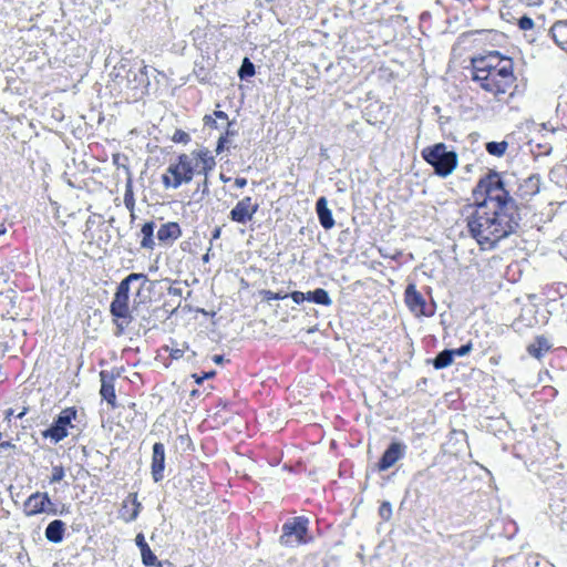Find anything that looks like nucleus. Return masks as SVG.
<instances>
[{
    "label": "nucleus",
    "mask_w": 567,
    "mask_h": 567,
    "mask_svg": "<svg viewBox=\"0 0 567 567\" xmlns=\"http://www.w3.org/2000/svg\"><path fill=\"white\" fill-rule=\"evenodd\" d=\"M474 203L464 209L468 234L482 249H493L515 233L517 205L501 173L488 171L472 190Z\"/></svg>",
    "instance_id": "1"
},
{
    "label": "nucleus",
    "mask_w": 567,
    "mask_h": 567,
    "mask_svg": "<svg viewBox=\"0 0 567 567\" xmlns=\"http://www.w3.org/2000/svg\"><path fill=\"white\" fill-rule=\"evenodd\" d=\"M468 71L477 89L498 105H509L525 93L526 82L515 60L497 50L472 56Z\"/></svg>",
    "instance_id": "2"
},
{
    "label": "nucleus",
    "mask_w": 567,
    "mask_h": 567,
    "mask_svg": "<svg viewBox=\"0 0 567 567\" xmlns=\"http://www.w3.org/2000/svg\"><path fill=\"white\" fill-rule=\"evenodd\" d=\"M215 167L216 159L212 151L207 147L196 148L172 159L161 181L165 189H177L189 184L195 176H204L206 181Z\"/></svg>",
    "instance_id": "3"
},
{
    "label": "nucleus",
    "mask_w": 567,
    "mask_h": 567,
    "mask_svg": "<svg viewBox=\"0 0 567 567\" xmlns=\"http://www.w3.org/2000/svg\"><path fill=\"white\" fill-rule=\"evenodd\" d=\"M136 281H141L142 289L148 281V278L143 272H132L116 287L113 300L110 305V313L117 329L116 334H122L133 321L132 311L130 309V287Z\"/></svg>",
    "instance_id": "4"
},
{
    "label": "nucleus",
    "mask_w": 567,
    "mask_h": 567,
    "mask_svg": "<svg viewBox=\"0 0 567 567\" xmlns=\"http://www.w3.org/2000/svg\"><path fill=\"white\" fill-rule=\"evenodd\" d=\"M422 157L440 177L451 175L458 164L457 154L454 151H449L444 143H436L423 148Z\"/></svg>",
    "instance_id": "5"
},
{
    "label": "nucleus",
    "mask_w": 567,
    "mask_h": 567,
    "mask_svg": "<svg viewBox=\"0 0 567 567\" xmlns=\"http://www.w3.org/2000/svg\"><path fill=\"white\" fill-rule=\"evenodd\" d=\"M308 524L309 520L305 516H297L287 520L282 525V534L279 537L280 544L286 547L308 544L311 540V537H308Z\"/></svg>",
    "instance_id": "6"
},
{
    "label": "nucleus",
    "mask_w": 567,
    "mask_h": 567,
    "mask_svg": "<svg viewBox=\"0 0 567 567\" xmlns=\"http://www.w3.org/2000/svg\"><path fill=\"white\" fill-rule=\"evenodd\" d=\"M78 419V409L75 406L64 408L54 419L51 426L42 432V436L50 439L54 443L63 441L69 435V427H73L72 422Z\"/></svg>",
    "instance_id": "7"
},
{
    "label": "nucleus",
    "mask_w": 567,
    "mask_h": 567,
    "mask_svg": "<svg viewBox=\"0 0 567 567\" xmlns=\"http://www.w3.org/2000/svg\"><path fill=\"white\" fill-rule=\"evenodd\" d=\"M23 513L25 516H37L43 513L56 514L53 503L49 494L45 492L32 493L23 503Z\"/></svg>",
    "instance_id": "8"
},
{
    "label": "nucleus",
    "mask_w": 567,
    "mask_h": 567,
    "mask_svg": "<svg viewBox=\"0 0 567 567\" xmlns=\"http://www.w3.org/2000/svg\"><path fill=\"white\" fill-rule=\"evenodd\" d=\"M259 209V204L251 196L239 199L229 213V218L237 224L249 223Z\"/></svg>",
    "instance_id": "9"
},
{
    "label": "nucleus",
    "mask_w": 567,
    "mask_h": 567,
    "mask_svg": "<svg viewBox=\"0 0 567 567\" xmlns=\"http://www.w3.org/2000/svg\"><path fill=\"white\" fill-rule=\"evenodd\" d=\"M406 452V445L399 441H393L383 452L377 463L379 472H384L395 465L396 462L402 460Z\"/></svg>",
    "instance_id": "10"
},
{
    "label": "nucleus",
    "mask_w": 567,
    "mask_h": 567,
    "mask_svg": "<svg viewBox=\"0 0 567 567\" xmlns=\"http://www.w3.org/2000/svg\"><path fill=\"white\" fill-rule=\"evenodd\" d=\"M404 302L409 310L415 315L420 316H431L432 312H426V302L424 297L420 291H417L414 284H410L406 286L404 291Z\"/></svg>",
    "instance_id": "11"
},
{
    "label": "nucleus",
    "mask_w": 567,
    "mask_h": 567,
    "mask_svg": "<svg viewBox=\"0 0 567 567\" xmlns=\"http://www.w3.org/2000/svg\"><path fill=\"white\" fill-rule=\"evenodd\" d=\"M182 235L183 230L177 221L163 223L156 230L157 244L162 247H172Z\"/></svg>",
    "instance_id": "12"
},
{
    "label": "nucleus",
    "mask_w": 567,
    "mask_h": 567,
    "mask_svg": "<svg viewBox=\"0 0 567 567\" xmlns=\"http://www.w3.org/2000/svg\"><path fill=\"white\" fill-rule=\"evenodd\" d=\"M165 470V446L161 442H156L153 445L151 474L155 483L161 482L164 478Z\"/></svg>",
    "instance_id": "13"
},
{
    "label": "nucleus",
    "mask_w": 567,
    "mask_h": 567,
    "mask_svg": "<svg viewBox=\"0 0 567 567\" xmlns=\"http://www.w3.org/2000/svg\"><path fill=\"white\" fill-rule=\"evenodd\" d=\"M540 189V178L538 175L534 174L526 178H524L517 187L515 195L522 200H528L533 196L539 193Z\"/></svg>",
    "instance_id": "14"
},
{
    "label": "nucleus",
    "mask_w": 567,
    "mask_h": 567,
    "mask_svg": "<svg viewBox=\"0 0 567 567\" xmlns=\"http://www.w3.org/2000/svg\"><path fill=\"white\" fill-rule=\"evenodd\" d=\"M141 508L142 505L137 499V494L130 493L122 503L120 517L126 523L133 522L137 518Z\"/></svg>",
    "instance_id": "15"
},
{
    "label": "nucleus",
    "mask_w": 567,
    "mask_h": 567,
    "mask_svg": "<svg viewBox=\"0 0 567 567\" xmlns=\"http://www.w3.org/2000/svg\"><path fill=\"white\" fill-rule=\"evenodd\" d=\"M103 234L107 235V228L103 221H99L93 217H89L85 221V230L83 231L84 237L89 244L107 241L103 238Z\"/></svg>",
    "instance_id": "16"
},
{
    "label": "nucleus",
    "mask_w": 567,
    "mask_h": 567,
    "mask_svg": "<svg viewBox=\"0 0 567 567\" xmlns=\"http://www.w3.org/2000/svg\"><path fill=\"white\" fill-rule=\"evenodd\" d=\"M155 229L156 224L154 220H147L145 221L140 229L138 238H140V248L153 251L156 247L155 241Z\"/></svg>",
    "instance_id": "17"
},
{
    "label": "nucleus",
    "mask_w": 567,
    "mask_h": 567,
    "mask_svg": "<svg viewBox=\"0 0 567 567\" xmlns=\"http://www.w3.org/2000/svg\"><path fill=\"white\" fill-rule=\"evenodd\" d=\"M100 377H101L100 394L112 409H115L117 406V402H116V393H115V385H114V377H109L105 371H101Z\"/></svg>",
    "instance_id": "18"
},
{
    "label": "nucleus",
    "mask_w": 567,
    "mask_h": 567,
    "mask_svg": "<svg viewBox=\"0 0 567 567\" xmlns=\"http://www.w3.org/2000/svg\"><path fill=\"white\" fill-rule=\"evenodd\" d=\"M551 348L553 344L547 337L536 336L533 342L527 346L526 351L530 357L542 360L544 355L551 350Z\"/></svg>",
    "instance_id": "19"
},
{
    "label": "nucleus",
    "mask_w": 567,
    "mask_h": 567,
    "mask_svg": "<svg viewBox=\"0 0 567 567\" xmlns=\"http://www.w3.org/2000/svg\"><path fill=\"white\" fill-rule=\"evenodd\" d=\"M212 115L218 121H223V122H226V130L225 132L219 136L218 141H217V145H216V148H215V152L216 154H220L224 152L228 141H229V137L233 136L235 134L234 131L230 130V125H231V122L229 121L228 118V114L224 111H219V110H215Z\"/></svg>",
    "instance_id": "20"
},
{
    "label": "nucleus",
    "mask_w": 567,
    "mask_h": 567,
    "mask_svg": "<svg viewBox=\"0 0 567 567\" xmlns=\"http://www.w3.org/2000/svg\"><path fill=\"white\" fill-rule=\"evenodd\" d=\"M316 210L320 221V225L324 229H331L336 221L333 219L331 210L328 208L326 197H320L316 203Z\"/></svg>",
    "instance_id": "21"
},
{
    "label": "nucleus",
    "mask_w": 567,
    "mask_h": 567,
    "mask_svg": "<svg viewBox=\"0 0 567 567\" xmlns=\"http://www.w3.org/2000/svg\"><path fill=\"white\" fill-rule=\"evenodd\" d=\"M65 534V523L61 519H54L45 528V538L54 544L63 540Z\"/></svg>",
    "instance_id": "22"
},
{
    "label": "nucleus",
    "mask_w": 567,
    "mask_h": 567,
    "mask_svg": "<svg viewBox=\"0 0 567 567\" xmlns=\"http://www.w3.org/2000/svg\"><path fill=\"white\" fill-rule=\"evenodd\" d=\"M550 34L559 48L567 50V20L556 21L550 28Z\"/></svg>",
    "instance_id": "23"
},
{
    "label": "nucleus",
    "mask_w": 567,
    "mask_h": 567,
    "mask_svg": "<svg viewBox=\"0 0 567 567\" xmlns=\"http://www.w3.org/2000/svg\"><path fill=\"white\" fill-rule=\"evenodd\" d=\"M307 300L312 301L317 305L322 306H330L332 303L331 298L329 297V293L323 288H317L313 291L307 292Z\"/></svg>",
    "instance_id": "24"
},
{
    "label": "nucleus",
    "mask_w": 567,
    "mask_h": 567,
    "mask_svg": "<svg viewBox=\"0 0 567 567\" xmlns=\"http://www.w3.org/2000/svg\"><path fill=\"white\" fill-rule=\"evenodd\" d=\"M454 354L451 349L441 351L433 360V367L436 370L444 369L452 364Z\"/></svg>",
    "instance_id": "25"
},
{
    "label": "nucleus",
    "mask_w": 567,
    "mask_h": 567,
    "mask_svg": "<svg viewBox=\"0 0 567 567\" xmlns=\"http://www.w3.org/2000/svg\"><path fill=\"white\" fill-rule=\"evenodd\" d=\"M485 147L489 155L496 156V157H502L503 155H505V153L508 148V143L506 141L488 142V143H486Z\"/></svg>",
    "instance_id": "26"
},
{
    "label": "nucleus",
    "mask_w": 567,
    "mask_h": 567,
    "mask_svg": "<svg viewBox=\"0 0 567 567\" xmlns=\"http://www.w3.org/2000/svg\"><path fill=\"white\" fill-rule=\"evenodd\" d=\"M256 70L254 63L248 58H245L238 71V76L243 80L254 76Z\"/></svg>",
    "instance_id": "27"
},
{
    "label": "nucleus",
    "mask_w": 567,
    "mask_h": 567,
    "mask_svg": "<svg viewBox=\"0 0 567 567\" xmlns=\"http://www.w3.org/2000/svg\"><path fill=\"white\" fill-rule=\"evenodd\" d=\"M259 295L261 296V299L266 302H270L272 300H282L288 297V293L282 292H274L271 290H260Z\"/></svg>",
    "instance_id": "28"
},
{
    "label": "nucleus",
    "mask_w": 567,
    "mask_h": 567,
    "mask_svg": "<svg viewBox=\"0 0 567 567\" xmlns=\"http://www.w3.org/2000/svg\"><path fill=\"white\" fill-rule=\"evenodd\" d=\"M171 140H172V142L177 143V144L187 145L192 138L187 132L178 128L174 132Z\"/></svg>",
    "instance_id": "29"
},
{
    "label": "nucleus",
    "mask_w": 567,
    "mask_h": 567,
    "mask_svg": "<svg viewBox=\"0 0 567 567\" xmlns=\"http://www.w3.org/2000/svg\"><path fill=\"white\" fill-rule=\"evenodd\" d=\"M65 476V471L62 465H55L52 467V474L50 476L49 482L51 484L61 482Z\"/></svg>",
    "instance_id": "30"
},
{
    "label": "nucleus",
    "mask_w": 567,
    "mask_h": 567,
    "mask_svg": "<svg viewBox=\"0 0 567 567\" xmlns=\"http://www.w3.org/2000/svg\"><path fill=\"white\" fill-rule=\"evenodd\" d=\"M163 350L165 352H168L169 358L172 360H179L181 358H183V355L185 353V349L174 348V347H169V346H164Z\"/></svg>",
    "instance_id": "31"
},
{
    "label": "nucleus",
    "mask_w": 567,
    "mask_h": 567,
    "mask_svg": "<svg viewBox=\"0 0 567 567\" xmlns=\"http://www.w3.org/2000/svg\"><path fill=\"white\" fill-rule=\"evenodd\" d=\"M142 563L145 566H154V565H161V563L157 561L156 555L152 551V549H148L146 553L142 555Z\"/></svg>",
    "instance_id": "32"
},
{
    "label": "nucleus",
    "mask_w": 567,
    "mask_h": 567,
    "mask_svg": "<svg viewBox=\"0 0 567 567\" xmlns=\"http://www.w3.org/2000/svg\"><path fill=\"white\" fill-rule=\"evenodd\" d=\"M517 25L520 30L528 31L534 28L535 23L532 18H529L527 16H523L518 19Z\"/></svg>",
    "instance_id": "33"
},
{
    "label": "nucleus",
    "mask_w": 567,
    "mask_h": 567,
    "mask_svg": "<svg viewBox=\"0 0 567 567\" xmlns=\"http://www.w3.org/2000/svg\"><path fill=\"white\" fill-rule=\"evenodd\" d=\"M472 349H473V343H472V341H468L466 344H464L457 349H451V350L454 355L463 357V355L468 354Z\"/></svg>",
    "instance_id": "34"
},
{
    "label": "nucleus",
    "mask_w": 567,
    "mask_h": 567,
    "mask_svg": "<svg viewBox=\"0 0 567 567\" xmlns=\"http://www.w3.org/2000/svg\"><path fill=\"white\" fill-rule=\"evenodd\" d=\"M204 126L209 130H218L219 126L217 124V120L212 114H206L203 117Z\"/></svg>",
    "instance_id": "35"
},
{
    "label": "nucleus",
    "mask_w": 567,
    "mask_h": 567,
    "mask_svg": "<svg viewBox=\"0 0 567 567\" xmlns=\"http://www.w3.org/2000/svg\"><path fill=\"white\" fill-rule=\"evenodd\" d=\"M288 297H290L292 301L298 305L307 300V293H303L301 291H292L291 293L288 295Z\"/></svg>",
    "instance_id": "36"
},
{
    "label": "nucleus",
    "mask_w": 567,
    "mask_h": 567,
    "mask_svg": "<svg viewBox=\"0 0 567 567\" xmlns=\"http://www.w3.org/2000/svg\"><path fill=\"white\" fill-rule=\"evenodd\" d=\"M124 204L127 209H130V210L134 209L135 203H134L133 193L131 189L126 190V193L124 195Z\"/></svg>",
    "instance_id": "37"
},
{
    "label": "nucleus",
    "mask_w": 567,
    "mask_h": 567,
    "mask_svg": "<svg viewBox=\"0 0 567 567\" xmlns=\"http://www.w3.org/2000/svg\"><path fill=\"white\" fill-rule=\"evenodd\" d=\"M214 375H215V371H209V372L204 373L203 375L194 373L192 377L197 384H202L205 379L213 378Z\"/></svg>",
    "instance_id": "38"
},
{
    "label": "nucleus",
    "mask_w": 567,
    "mask_h": 567,
    "mask_svg": "<svg viewBox=\"0 0 567 567\" xmlns=\"http://www.w3.org/2000/svg\"><path fill=\"white\" fill-rule=\"evenodd\" d=\"M247 178L245 177H236L235 181H234V185L237 187V188H244L247 186Z\"/></svg>",
    "instance_id": "39"
},
{
    "label": "nucleus",
    "mask_w": 567,
    "mask_h": 567,
    "mask_svg": "<svg viewBox=\"0 0 567 567\" xmlns=\"http://www.w3.org/2000/svg\"><path fill=\"white\" fill-rule=\"evenodd\" d=\"M6 449H16V445L9 441H3L2 433H0V450H6Z\"/></svg>",
    "instance_id": "40"
},
{
    "label": "nucleus",
    "mask_w": 567,
    "mask_h": 567,
    "mask_svg": "<svg viewBox=\"0 0 567 567\" xmlns=\"http://www.w3.org/2000/svg\"><path fill=\"white\" fill-rule=\"evenodd\" d=\"M136 546L140 548L141 546H144L146 543L145 537L142 533H138L135 537Z\"/></svg>",
    "instance_id": "41"
},
{
    "label": "nucleus",
    "mask_w": 567,
    "mask_h": 567,
    "mask_svg": "<svg viewBox=\"0 0 567 567\" xmlns=\"http://www.w3.org/2000/svg\"><path fill=\"white\" fill-rule=\"evenodd\" d=\"M221 229L216 227L212 234V240H216L220 237Z\"/></svg>",
    "instance_id": "42"
},
{
    "label": "nucleus",
    "mask_w": 567,
    "mask_h": 567,
    "mask_svg": "<svg viewBox=\"0 0 567 567\" xmlns=\"http://www.w3.org/2000/svg\"><path fill=\"white\" fill-rule=\"evenodd\" d=\"M148 549H151V547L148 546V544H145L144 546H141L140 547V550H141V556L146 553Z\"/></svg>",
    "instance_id": "43"
},
{
    "label": "nucleus",
    "mask_w": 567,
    "mask_h": 567,
    "mask_svg": "<svg viewBox=\"0 0 567 567\" xmlns=\"http://www.w3.org/2000/svg\"><path fill=\"white\" fill-rule=\"evenodd\" d=\"M494 567H514V566L512 565V563H511V561H506V563H503V564L496 565V566H494Z\"/></svg>",
    "instance_id": "44"
},
{
    "label": "nucleus",
    "mask_w": 567,
    "mask_h": 567,
    "mask_svg": "<svg viewBox=\"0 0 567 567\" xmlns=\"http://www.w3.org/2000/svg\"><path fill=\"white\" fill-rule=\"evenodd\" d=\"M6 231H7L6 226L3 224H0V236L6 234Z\"/></svg>",
    "instance_id": "45"
},
{
    "label": "nucleus",
    "mask_w": 567,
    "mask_h": 567,
    "mask_svg": "<svg viewBox=\"0 0 567 567\" xmlns=\"http://www.w3.org/2000/svg\"><path fill=\"white\" fill-rule=\"evenodd\" d=\"M417 475H426L429 478L431 477V475L429 474L427 470L420 471V472L417 473Z\"/></svg>",
    "instance_id": "46"
},
{
    "label": "nucleus",
    "mask_w": 567,
    "mask_h": 567,
    "mask_svg": "<svg viewBox=\"0 0 567 567\" xmlns=\"http://www.w3.org/2000/svg\"><path fill=\"white\" fill-rule=\"evenodd\" d=\"M198 395H199V391H198V390H193V391L190 392V396H192V398H195V396H198Z\"/></svg>",
    "instance_id": "47"
},
{
    "label": "nucleus",
    "mask_w": 567,
    "mask_h": 567,
    "mask_svg": "<svg viewBox=\"0 0 567 567\" xmlns=\"http://www.w3.org/2000/svg\"><path fill=\"white\" fill-rule=\"evenodd\" d=\"M221 360H223V357H221V355H216V357L214 358V361H215L216 363L221 362Z\"/></svg>",
    "instance_id": "48"
},
{
    "label": "nucleus",
    "mask_w": 567,
    "mask_h": 567,
    "mask_svg": "<svg viewBox=\"0 0 567 567\" xmlns=\"http://www.w3.org/2000/svg\"><path fill=\"white\" fill-rule=\"evenodd\" d=\"M12 414H13L12 409H9V410L7 411V413H6V417H7V419H10V416H11Z\"/></svg>",
    "instance_id": "49"
},
{
    "label": "nucleus",
    "mask_w": 567,
    "mask_h": 567,
    "mask_svg": "<svg viewBox=\"0 0 567 567\" xmlns=\"http://www.w3.org/2000/svg\"><path fill=\"white\" fill-rule=\"evenodd\" d=\"M220 179H221L223 182H228V181H230V178H229V177H226V176H224L223 174L220 175Z\"/></svg>",
    "instance_id": "50"
},
{
    "label": "nucleus",
    "mask_w": 567,
    "mask_h": 567,
    "mask_svg": "<svg viewBox=\"0 0 567 567\" xmlns=\"http://www.w3.org/2000/svg\"><path fill=\"white\" fill-rule=\"evenodd\" d=\"M25 414V410L18 414V417L21 419Z\"/></svg>",
    "instance_id": "51"
},
{
    "label": "nucleus",
    "mask_w": 567,
    "mask_h": 567,
    "mask_svg": "<svg viewBox=\"0 0 567 567\" xmlns=\"http://www.w3.org/2000/svg\"><path fill=\"white\" fill-rule=\"evenodd\" d=\"M203 260H204L205 262H207V261H208V254H206V255L203 257Z\"/></svg>",
    "instance_id": "52"
},
{
    "label": "nucleus",
    "mask_w": 567,
    "mask_h": 567,
    "mask_svg": "<svg viewBox=\"0 0 567 567\" xmlns=\"http://www.w3.org/2000/svg\"><path fill=\"white\" fill-rule=\"evenodd\" d=\"M384 506H386V507H388V509H389V511H391V508H390V504H389V503H384V504L382 505V507H384Z\"/></svg>",
    "instance_id": "53"
},
{
    "label": "nucleus",
    "mask_w": 567,
    "mask_h": 567,
    "mask_svg": "<svg viewBox=\"0 0 567 567\" xmlns=\"http://www.w3.org/2000/svg\"><path fill=\"white\" fill-rule=\"evenodd\" d=\"M146 70H147V66H144V71L143 72H144L145 75L147 74Z\"/></svg>",
    "instance_id": "54"
}]
</instances>
